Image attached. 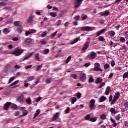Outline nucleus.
<instances>
[{"label":"nucleus","mask_w":128,"mask_h":128,"mask_svg":"<svg viewBox=\"0 0 128 128\" xmlns=\"http://www.w3.org/2000/svg\"><path fill=\"white\" fill-rule=\"evenodd\" d=\"M34 58L38 62H40V54L38 53H36L34 56Z\"/></svg>","instance_id":"obj_19"},{"label":"nucleus","mask_w":128,"mask_h":128,"mask_svg":"<svg viewBox=\"0 0 128 128\" xmlns=\"http://www.w3.org/2000/svg\"><path fill=\"white\" fill-rule=\"evenodd\" d=\"M24 95L23 94H21L20 97L16 98L17 102H24Z\"/></svg>","instance_id":"obj_12"},{"label":"nucleus","mask_w":128,"mask_h":128,"mask_svg":"<svg viewBox=\"0 0 128 128\" xmlns=\"http://www.w3.org/2000/svg\"><path fill=\"white\" fill-rule=\"evenodd\" d=\"M58 117V112H56L52 120L53 121L56 120Z\"/></svg>","instance_id":"obj_21"},{"label":"nucleus","mask_w":128,"mask_h":128,"mask_svg":"<svg viewBox=\"0 0 128 128\" xmlns=\"http://www.w3.org/2000/svg\"><path fill=\"white\" fill-rule=\"evenodd\" d=\"M40 114V109H38L36 110V112L34 114V116L33 117V118L34 119L38 116Z\"/></svg>","instance_id":"obj_15"},{"label":"nucleus","mask_w":128,"mask_h":128,"mask_svg":"<svg viewBox=\"0 0 128 128\" xmlns=\"http://www.w3.org/2000/svg\"><path fill=\"white\" fill-rule=\"evenodd\" d=\"M14 22V18H10L7 20V23L8 24H12Z\"/></svg>","instance_id":"obj_37"},{"label":"nucleus","mask_w":128,"mask_h":128,"mask_svg":"<svg viewBox=\"0 0 128 128\" xmlns=\"http://www.w3.org/2000/svg\"><path fill=\"white\" fill-rule=\"evenodd\" d=\"M20 21L15 22H14V24L15 26H20Z\"/></svg>","instance_id":"obj_40"},{"label":"nucleus","mask_w":128,"mask_h":128,"mask_svg":"<svg viewBox=\"0 0 128 128\" xmlns=\"http://www.w3.org/2000/svg\"><path fill=\"white\" fill-rule=\"evenodd\" d=\"M61 24H62V20H58L56 22V26H60Z\"/></svg>","instance_id":"obj_52"},{"label":"nucleus","mask_w":128,"mask_h":128,"mask_svg":"<svg viewBox=\"0 0 128 128\" xmlns=\"http://www.w3.org/2000/svg\"><path fill=\"white\" fill-rule=\"evenodd\" d=\"M100 34H102L101 32H98L96 33V36H100Z\"/></svg>","instance_id":"obj_64"},{"label":"nucleus","mask_w":128,"mask_h":128,"mask_svg":"<svg viewBox=\"0 0 128 128\" xmlns=\"http://www.w3.org/2000/svg\"><path fill=\"white\" fill-rule=\"evenodd\" d=\"M124 106L126 108H127V110H128V100H126V101L124 102Z\"/></svg>","instance_id":"obj_27"},{"label":"nucleus","mask_w":128,"mask_h":128,"mask_svg":"<svg viewBox=\"0 0 128 128\" xmlns=\"http://www.w3.org/2000/svg\"><path fill=\"white\" fill-rule=\"evenodd\" d=\"M128 78V71L123 74V78Z\"/></svg>","instance_id":"obj_36"},{"label":"nucleus","mask_w":128,"mask_h":128,"mask_svg":"<svg viewBox=\"0 0 128 128\" xmlns=\"http://www.w3.org/2000/svg\"><path fill=\"white\" fill-rule=\"evenodd\" d=\"M34 34V32H32L30 31H26L25 33V34H26V36H28V34Z\"/></svg>","instance_id":"obj_50"},{"label":"nucleus","mask_w":128,"mask_h":128,"mask_svg":"<svg viewBox=\"0 0 128 128\" xmlns=\"http://www.w3.org/2000/svg\"><path fill=\"white\" fill-rule=\"evenodd\" d=\"M48 52H50V50L48 49H46L44 50V54H48Z\"/></svg>","instance_id":"obj_48"},{"label":"nucleus","mask_w":128,"mask_h":128,"mask_svg":"<svg viewBox=\"0 0 128 128\" xmlns=\"http://www.w3.org/2000/svg\"><path fill=\"white\" fill-rule=\"evenodd\" d=\"M32 22V17L30 16L28 19V24H30V22Z\"/></svg>","instance_id":"obj_39"},{"label":"nucleus","mask_w":128,"mask_h":128,"mask_svg":"<svg viewBox=\"0 0 128 128\" xmlns=\"http://www.w3.org/2000/svg\"><path fill=\"white\" fill-rule=\"evenodd\" d=\"M108 14H110L108 12L104 11V13L102 14V16H108Z\"/></svg>","instance_id":"obj_49"},{"label":"nucleus","mask_w":128,"mask_h":128,"mask_svg":"<svg viewBox=\"0 0 128 128\" xmlns=\"http://www.w3.org/2000/svg\"><path fill=\"white\" fill-rule=\"evenodd\" d=\"M26 102H27L28 104H32V100L30 99V98H28L26 100Z\"/></svg>","instance_id":"obj_33"},{"label":"nucleus","mask_w":128,"mask_h":128,"mask_svg":"<svg viewBox=\"0 0 128 128\" xmlns=\"http://www.w3.org/2000/svg\"><path fill=\"white\" fill-rule=\"evenodd\" d=\"M16 78L14 77H11L10 79L8 84H10V82H12Z\"/></svg>","instance_id":"obj_56"},{"label":"nucleus","mask_w":128,"mask_h":128,"mask_svg":"<svg viewBox=\"0 0 128 128\" xmlns=\"http://www.w3.org/2000/svg\"><path fill=\"white\" fill-rule=\"evenodd\" d=\"M70 60H72V56H69L66 60V64L68 63Z\"/></svg>","instance_id":"obj_43"},{"label":"nucleus","mask_w":128,"mask_h":128,"mask_svg":"<svg viewBox=\"0 0 128 128\" xmlns=\"http://www.w3.org/2000/svg\"><path fill=\"white\" fill-rule=\"evenodd\" d=\"M7 4L6 2H0V6H4Z\"/></svg>","instance_id":"obj_46"},{"label":"nucleus","mask_w":128,"mask_h":128,"mask_svg":"<svg viewBox=\"0 0 128 128\" xmlns=\"http://www.w3.org/2000/svg\"><path fill=\"white\" fill-rule=\"evenodd\" d=\"M86 74L84 73L80 74V80H81V82H84V80H86Z\"/></svg>","instance_id":"obj_6"},{"label":"nucleus","mask_w":128,"mask_h":128,"mask_svg":"<svg viewBox=\"0 0 128 128\" xmlns=\"http://www.w3.org/2000/svg\"><path fill=\"white\" fill-rule=\"evenodd\" d=\"M10 106H12L11 102H6L4 105V110H8V108H10Z\"/></svg>","instance_id":"obj_8"},{"label":"nucleus","mask_w":128,"mask_h":128,"mask_svg":"<svg viewBox=\"0 0 128 128\" xmlns=\"http://www.w3.org/2000/svg\"><path fill=\"white\" fill-rule=\"evenodd\" d=\"M14 116H20V112H18V111H16V112L14 113Z\"/></svg>","instance_id":"obj_54"},{"label":"nucleus","mask_w":128,"mask_h":128,"mask_svg":"<svg viewBox=\"0 0 128 128\" xmlns=\"http://www.w3.org/2000/svg\"><path fill=\"white\" fill-rule=\"evenodd\" d=\"M34 54V52H32L30 53L29 54L26 56L24 58H23L22 60H28V58H30Z\"/></svg>","instance_id":"obj_14"},{"label":"nucleus","mask_w":128,"mask_h":128,"mask_svg":"<svg viewBox=\"0 0 128 128\" xmlns=\"http://www.w3.org/2000/svg\"><path fill=\"white\" fill-rule=\"evenodd\" d=\"M104 84H106V83H104V82H102L98 86V88H102V86H104Z\"/></svg>","instance_id":"obj_44"},{"label":"nucleus","mask_w":128,"mask_h":128,"mask_svg":"<svg viewBox=\"0 0 128 128\" xmlns=\"http://www.w3.org/2000/svg\"><path fill=\"white\" fill-rule=\"evenodd\" d=\"M120 92H117L115 94V95L114 96V98L112 100V104H114L118 98H120Z\"/></svg>","instance_id":"obj_4"},{"label":"nucleus","mask_w":128,"mask_h":128,"mask_svg":"<svg viewBox=\"0 0 128 128\" xmlns=\"http://www.w3.org/2000/svg\"><path fill=\"white\" fill-rule=\"evenodd\" d=\"M19 82H20V80H17L15 81L14 82L12 83L10 85V86H15V84H18Z\"/></svg>","instance_id":"obj_35"},{"label":"nucleus","mask_w":128,"mask_h":128,"mask_svg":"<svg viewBox=\"0 0 128 128\" xmlns=\"http://www.w3.org/2000/svg\"><path fill=\"white\" fill-rule=\"evenodd\" d=\"M50 78H48L46 80V84H50Z\"/></svg>","instance_id":"obj_62"},{"label":"nucleus","mask_w":128,"mask_h":128,"mask_svg":"<svg viewBox=\"0 0 128 128\" xmlns=\"http://www.w3.org/2000/svg\"><path fill=\"white\" fill-rule=\"evenodd\" d=\"M46 31L42 32V34H40L42 38H44L45 36H46Z\"/></svg>","instance_id":"obj_30"},{"label":"nucleus","mask_w":128,"mask_h":128,"mask_svg":"<svg viewBox=\"0 0 128 128\" xmlns=\"http://www.w3.org/2000/svg\"><path fill=\"white\" fill-rule=\"evenodd\" d=\"M120 42H126V38L124 37H121L120 39Z\"/></svg>","instance_id":"obj_34"},{"label":"nucleus","mask_w":128,"mask_h":128,"mask_svg":"<svg viewBox=\"0 0 128 128\" xmlns=\"http://www.w3.org/2000/svg\"><path fill=\"white\" fill-rule=\"evenodd\" d=\"M100 63H95L94 70L95 72H102V68H100Z\"/></svg>","instance_id":"obj_5"},{"label":"nucleus","mask_w":128,"mask_h":128,"mask_svg":"<svg viewBox=\"0 0 128 128\" xmlns=\"http://www.w3.org/2000/svg\"><path fill=\"white\" fill-rule=\"evenodd\" d=\"M3 32H4V34H8V32H10V30H8V28H5L3 30Z\"/></svg>","instance_id":"obj_26"},{"label":"nucleus","mask_w":128,"mask_h":128,"mask_svg":"<svg viewBox=\"0 0 128 128\" xmlns=\"http://www.w3.org/2000/svg\"><path fill=\"white\" fill-rule=\"evenodd\" d=\"M84 118L86 120H90V114H88Z\"/></svg>","instance_id":"obj_29"},{"label":"nucleus","mask_w":128,"mask_h":128,"mask_svg":"<svg viewBox=\"0 0 128 128\" xmlns=\"http://www.w3.org/2000/svg\"><path fill=\"white\" fill-rule=\"evenodd\" d=\"M50 16H52V18H56V13L55 12H50Z\"/></svg>","instance_id":"obj_23"},{"label":"nucleus","mask_w":128,"mask_h":128,"mask_svg":"<svg viewBox=\"0 0 128 128\" xmlns=\"http://www.w3.org/2000/svg\"><path fill=\"white\" fill-rule=\"evenodd\" d=\"M128 108H122L121 109V112H126V110H128Z\"/></svg>","instance_id":"obj_55"},{"label":"nucleus","mask_w":128,"mask_h":128,"mask_svg":"<svg viewBox=\"0 0 128 128\" xmlns=\"http://www.w3.org/2000/svg\"><path fill=\"white\" fill-rule=\"evenodd\" d=\"M80 16H76V17L75 18H74V20H76V21H78V20L80 19Z\"/></svg>","instance_id":"obj_59"},{"label":"nucleus","mask_w":128,"mask_h":128,"mask_svg":"<svg viewBox=\"0 0 128 128\" xmlns=\"http://www.w3.org/2000/svg\"><path fill=\"white\" fill-rule=\"evenodd\" d=\"M98 40H100V42H104V38L102 36H100L98 38Z\"/></svg>","instance_id":"obj_32"},{"label":"nucleus","mask_w":128,"mask_h":128,"mask_svg":"<svg viewBox=\"0 0 128 128\" xmlns=\"http://www.w3.org/2000/svg\"><path fill=\"white\" fill-rule=\"evenodd\" d=\"M23 50H20V48H17L15 49V50L12 52V54H14L16 56H18L22 54Z\"/></svg>","instance_id":"obj_1"},{"label":"nucleus","mask_w":128,"mask_h":128,"mask_svg":"<svg viewBox=\"0 0 128 128\" xmlns=\"http://www.w3.org/2000/svg\"><path fill=\"white\" fill-rule=\"evenodd\" d=\"M95 82L96 84H100L102 82V78H97L95 81Z\"/></svg>","instance_id":"obj_16"},{"label":"nucleus","mask_w":128,"mask_h":128,"mask_svg":"<svg viewBox=\"0 0 128 128\" xmlns=\"http://www.w3.org/2000/svg\"><path fill=\"white\" fill-rule=\"evenodd\" d=\"M40 42V44H42V46L46 44V40H42Z\"/></svg>","instance_id":"obj_31"},{"label":"nucleus","mask_w":128,"mask_h":128,"mask_svg":"<svg viewBox=\"0 0 128 128\" xmlns=\"http://www.w3.org/2000/svg\"><path fill=\"white\" fill-rule=\"evenodd\" d=\"M12 68V67L10 66V65L7 64L5 67V70L4 72H8L10 71V70Z\"/></svg>","instance_id":"obj_11"},{"label":"nucleus","mask_w":128,"mask_h":128,"mask_svg":"<svg viewBox=\"0 0 128 128\" xmlns=\"http://www.w3.org/2000/svg\"><path fill=\"white\" fill-rule=\"evenodd\" d=\"M100 118L101 120H106V116L104 114H102L100 116Z\"/></svg>","instance_id":"obj_25"},{"label":"nucleus","mask_w":128,"mask_h":128,"mask_svg":"<svg viewBox=\"0 0 128 128\" xmlns=\"http://www.w3.org/2000/svg\"><path fill=\"white\" fill-rule=\"evenodd\" d=\"M90 105L89 106L90 108V110H94L96 108V100L94 99H92L90 100Z\"/></svg>","instance_id":"obj_3"},{"label":"nucleus","mask_w":128,"mask_h":128,"mask_svg":"<svg viewBox=\"0 0 128 128\" xmlns=\"http://www.w3.org/2000/svg\"><path fill=\"white\" fill-rule=\"evenodd\" d=\"M96 58V54L94 52H91L89 56V60H94Z\"/></svg>","instance_id":"obj_7"},{"label":"nucleus","mask_w":128,"mask_h":128,"mask_svg":"<svg viewBox=\"0 0 128 128\" xmlns=\"http://www.w3.org/2000/svg\"><path fill=\"white\" fill-rule=\"evenodd\" d=\"M90 66V62H87V63H86L84 64V66H86V68H88V66Z\"/></svg>","instance_id":"obj_60"},{"label":"nucleus","mask_w":128,"mask_h":128,"mask_svg":"<svg viewBox=\"0 0 128 128\" xmlns=\"http://www.w3.org/2000/svg\"><path fill=\"white\" fill-rule=\"evenodd\" d=\"M11 108H18V106L14 104H12Z\"/></svg>","instance_id":"obj_47"},{"label":"nucleus","mask_w":128,"mask_h":128,"mask_svg":"<svg viewBox=\"0 0 128 128\" xmlns=\"http://www.w3.org/2000/svg\"><path fill=\"white\" fill-rule=\"evenodd\" d=\"M94 82V80L92 78V76H91L89 78L88 82L90 84V82Z\"/></svg>","instance_id":"obj_38"},{"label":"nucleus","mask_w":128,"mask_h":128,"mask_svg":"<svg viewBox=\"0 0 128 128\" xmlns=\"http://www.w3.org/2000/svg\"><path fill=\"white\" fill-rule=\"evenodd\" d=\"M90 46V42H86L84 44V46L82 48V50H86Z\"/></svg>","instance_id":"obj_10"},{"label":"nucleus","mask_w":128,"mask_h":128,"mask_svg":"<svg viewBox=\"0 0 128 128\" xmlns=\"http://www.w3.org/2000/svg\"><path fill=\"white\" fill-rule=\"evenodd\" d=\"M115 118L116 120H120V114L117 115L116 116H115Z\"/></svg>","instance_id":"obj_63"},{"label":"nucleus","mask_w":128,"mask_h":128,"mask_svg":"<svg viewBox=\"0 0 128 128\" xmlns=\"http://www.w3.org/2000/svg\"><path fill=\"white\" fill-rule=\"evenodd\" d=\"M110 92V87L108 86L105 91V94H106V96L108 95Z\"/></svg>","instance_id":"obj_18"},{"label":"nucleus","mask_w":128,"mask_h":128,"mask_svg":"<svg viewBox=\"0 0 128 128\" xmlns=\"http://www.w3.org/2000/svg\"><path fill=\"white\" fill-rule=\"evenodd\" d=\"M80 37L79 36L78 38H76L74 39L72 42V44H76V42H78V40H80Z\"/></svg>","instance_id":"obj_28"},{"label":"nucleus","mask_w":128,"mask_h":128,"mask_svg":"<svg viewBox=\"0 0 128 128\" xmlns=\"http://www.w3.org/2000/svg\"><path fill=\"white\" fill-rule=\"evenodd\" d=\"M57 33H58V32H57V31H56V32H53L52 34H51L50 36L54 37V36H56V34H57Z\"/></svg>","instance_id":"obj_57"},{"label":"nucleus","mask_w":128,"mask_h":128,"mask_svg":"<svg viewBox=\"0 0 128 128\" xmlns=\"http://www.w3.org/2000/svg\"><path fill=\"white\" fill-rule=\"evenodd\" d=\"M71 100V104H74L78 100V99H76V97H73L70 98Z\"/></svg>","instance_id":"obj_20"},{"label":"nucleus","mask_w":128,"mask_h":128,"mask_svg":"<svg viewBox=\"0 0 128 128\" xmlns=\"http://www.w3.org/2000/svg\"><path fill=\"white\" fill-rule=\"evenodd\" d=\"M124 126H128V121H124Z\"/></svg>","instance_id":"obj_61"},{"label":"nucleus","mask_w":128,"mask_h":128,"mask_svg":"<svg viewBox=\"0 0 128 128\" xmlns=\"http://www.w3.org/2000/svg\"><path fill=\"white\" fill-rule=\"evenodd\" d=\"M108 68H110V64H106L104 66V70H108Z\"/></svg>","instance_id":"obj_53"},{"label":"nucleus","mask_w":128,"mask_h":128,"mask_svg":"<svg viewBox=\"0 0 128 128\" xmlns=\"http://www.w3.org/2000/svg\"><path fill=\"white\" fill-rule=\"evenodd\" d=\"M76 98L78 99L82 98V94H80V92L78 93L76 95Z\"/></svg>","instance_id":"obj_51"},{"label":"nucleus","mask_w":128,"mask_h":128,"mask_svg":"<svg viewBox=\"0 0 128 128\" xmlns=\"http://www.w3.org/2000/svg\"><path fill=\"white\" fill-rule=\"evenodd\" d=\"M70 107H68L66 110V114H70Z\"/></svg>","instance_id":"obj_58"},{"label":"nucleus","mask_w":128,"mask_h":128,"mask_svg":"<svg viewBox=\"0 0 128 128\" xmlns=\"http://www.w3.org/2000/svg\"><path fill=\"white\" fill-rule=\"evenodd\" d=\"M90 122H96V118L94 117L91 118L90 119Z\"/></svg>","instance_id":"obj_41"},{"label":"nucleus","mask_w":128,"mask_h":128,"mask_svg":"<svg viewBox=\"0 0 128 128\" xmlns=\"http://www.w3.org/2000/svg\"><path fill=\"white\" fill-rule=\"evenodd\" d=\"M16 30L18 34H22V25L18 26L16 29Z\"/></svg>","instance_id":"obj_13"},{"label":"nucleus","mask_w":128,"mask_h":128,"mask_svg":"<svg viewBox=\"0 0 128 128\" xmlns=\"http://www.w3.org/2000/svg\"><path fill=\"white\" fill-rule=\"evenodd\" d=\"M104 100H106V97L104 96H102L100 98V102H103Z\"/></svg>","instance_id":"obj_17"},{"label":"nucleus","mask_w":128,"mask_h":128,"mask_svg":"<svg viewBox=\"0 0 128 128\" xmlns=\"http://www.w3.org/2000/svg\"><path fill=\"white\" fill-rule=\"evenodd\" d=\"M116 126H118V124H116V120L112 119V126L116 128Z\"/></svg>","instance_id":"obj_42"},{"label":"nucleus","mask_w":128,"mask_h":128,"mask_svg":"<svg viewBox=\"0 0 128 128\" xmlns=\"http://www.w3.org/2000/svg\"><path fill=\"white\" fill-rule=\"evenodd\" d=\"M28 110H24L22 112V114L21 116H28Z\"/></svg>","instance_id":"obj_22"},{"label":"nucleus","mask_w":128,"mask_h":128,"mask_svg":"<svg viewBox=\"0 0 128 128\" xmlns=\"http://www.w3.org/2000/svg\"><path fill=\"white\" fill-rule=\"evenodd\" d=\"M27 78H28V80L29 82H30V80H32L34 78V76H30Z\"/></svg>","instance_id":"obj_45"},{"label":"nucleus","mask_w":128,"mask_h":128,"mask_svg":"<svg viewBox=\"0 0 128 128\" xmlns=\"http://www.w3.org/2000/svg\"><path fill=\"white\" fill-rule=\"evenodd\" d=\"M25 44H32V42H34V40L31 38H27L24 41Z\"/></svg>","instance_id":"obj_9"},{"label":"nucleus","mask_w":128,"mask_h":128,"mask_svg":"<svg viewBox=\"0 0 128 128\" xmlns=\"http://www.w3.org/2000/svg\"><path fill=\"white\" fill-rule=\"evenodd\" d=\"M80 28L82 30V32H90L91 30H92V28L90 26L78 28V30H80Z\"/></svg>","instance_id":"obj_2"},{"label":"nucleus","mask_w":128,"mask_h":128,"mask_svg":"<svg viewBox=\"0 0 128 128\" xmlns=\"http://www.w3.org/2000/svg\"><path fill=\"white\" fill-rule=\"evenodd\" d=\"M70 76L72 78H74V80H76V78H78V76L76 74H72Z\"/></svg>","instance_id":"obj_24"}]
</instances>
